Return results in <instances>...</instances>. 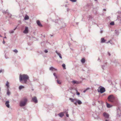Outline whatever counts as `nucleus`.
<instances>
[{"label": "nucleus", "instance_id": "obj_1", "mask_svg": "<svg viewBox=\"0 0 121 121\" xmlns=\"http://www.w3.org/2000/svg\"><path fill=\"white\" fill-rule=\"evenodd\" d=\"M19 81L20 82L24 81V83L28 85L32 84L31 81L29 79V77L26 74H20L19 75Z\"/></svg>", "mask_w": 121, "mask_h": 121}, {"label": "nucleus", "instance_id": "obj_2", "mask_svg": "<svg viewBox=\"0 0 121 121\" xmlns=\"http://www.w3.org/2000/svg\"><path fill=\"white\" fill-rule=\"evenodd\" d=\"M108 100L112 103H113L115 105H116L118 103L117 100H115L114 96L112 95H110L108 98Z\"/></svg>", "mask_w": 121, "mask_h": 121}, {"label": "nucleus", "instance_id": "obj_3", "mask_svg": "<svg viewBox=\"0 0 121 121\" xmlns=\"http://www.w3.org/2000/svg\"><path fill=\"white\" fill-rule=\"evenodd\" d=\"M27 101V99L26 98H23V100L20 101V106L21 107L25 106L26 104Z\"/></svg>", "mask_w": 121, "mask_h": 121}, {"label": "nucleus", "instance_id": "obj_4", "mask_svg": "<svg viewBox=\"0 0 121 121\" xmlns=\"http://www.w3.org/2000/svg\"><path fill=\"white\" fill-rule=\"evenodd\" d=\"M99 89H98L97 90L98 92H100L101 93H104L105 91V88L101 86H100L99 88Z\"/></svg>", "mask_w": 121, "mask_h": 121}, {"label": "nucleus", "instance_id": "obj_5", "mask_svg": "<svg viewBox=\"0 0 121 121\" xmlns=\"http://www.w3.org/2000/svg\"><path fill=\"white\" fill-rule=\"evenodd\" d=\"M32 100L35 103H36L38 102V100L36 96H34L32 98Z\"/></svg>", "mask_w": 121, "mask_h": 121}, {"label": "nucleus", "instance_id": "obj_6", "mask_svg": "<svg viewBox=\"0 0 121 121\" xmlns=\"http://www.w3.org/2000/svg\"><path fill=\"white\" fill-rule=\"evenodd\" d=\"M77 103H78V104L79 105L81 104L82 103V102L81 101L79 100H78L77 99V100L74 103V104L75 105H77Z\"/></svg>", "mask_w": 121, "mask_h": 121}, {"label": "nucleus", "instance_id": "obj_7", "mask_svg": "<svg viewBox=\"0 0 121 121\" xmlns=\"http://www.w3.org/2000/svg\"><path fill=\"white\" fill-rule=\"evenodd\" d=\"M117 117H120V114L121 113L120 109L118 108L117 109Z\"/></svg>", "mask_w": 121, "mask_h": 121}, {"label": "nucleus", "instance_id": "obj_8", "mask_svg": "<svg viewBox=\"0 0 121 121\" xmlns=\"http://www.w3.org/2000/svg\"><path fill=\"white\" fill-rule=\"evenodd\" d=\"M29 31L28 28L27 26H26L24 30L23 31V33L26 34L28 33Z\"/></svg>", "mask_w": 121, "mask_h": 121}, {"label": "nucleus", "instance_id": "obj_9", "mask_svg": "<svg viewBox=\"0 0 121 121\" xmlns=\"http://www.w3.org/2000/svg\"><path fill=\"white\" fill-rule=\"evenodd\" d=\"M9 11L8 10H7L6 11H3V13L4 14H7L9 15V17H11V15L8 12Z\"/></svg>", "mask_w": 121, "mask_h": 121}, {"label": "nucleus", "instance_id": "obj_10", "mask_svg": "<svg viewBox=\"0 0 121 121\" xmlns=\"http://www.w3.org/2000/svg\"><path fill=\"white\" fill-rule=\"evenodd\" d=\"M9 100L5 102V104L6 106L8 108H9L10 107V105L9 104Z\"/></svg>", "mask_w": 121, "mask_h": 121}, {"label": "nucleus", "instance_id": "obj_11", "mask_svg": "<svg viewBox=\"0 0 121 121\" xmlns=\"http://www.w3.org/2000/svg\"><path fill=\"white\" fill-rule=\"evenodd\" d=\"M103 116L107 118H108L109 117V114L105 112H104L103 114Z\"/></svg>", "mask_w": 121, "mask_h": 121}, {"label": "nucleus", "instance_id": "obj_12", "mask_svg": "<svg viewBox=\"0 0 121 121\" xmlns=\"http://www.w3.org/2000/svg\"><path fill=\"white\" fill-rule=\"evenodd\" d=\"M69 99L71 101V102L73 103L74 104V103L77 100V99H73L71 98H69Z\"/></svg>", "mask_w": 121, "mask_h": 121}, {"label": "nucleus", "instance_id": "obj_13", "mask_svg": "<svg viewBox=\"0 0 121 121\" xmlns=\"http://www.w3.org/2000/svg\"><path fill=\"white\" fill-rule=\"evenodd\" d=\"M57 54L58 56L60 57V58L62 59V57L60 53L58 52L57 51H56L55 52Z\"/></svg>", "mask_w": 121, "mask_h": 121}, {"label": "nucleus", "instance_id": "obj_14", "mask_svg": "<svg viewBox=\"0 0 121 121\" xmlns=\"http://www.w3.org/2000/svg\"><path fill=\"white\" fill-rule=\"evenodd\" d=\"M37 24L39 26H42V25L41 23L40 22L39 20H38L36 21Z\"/></svg>", "mask_w": 121, "mask_h": 121}, {"label": "nucleus", "instance_id": "obj_15", "mask_svg": "<svg viewBox=\"0 0 121 121\" xmlns=\"http://www.w3.org/2000/svg\"><path fill=\"white\" fill-rule=\"evenodd\" d=\"M72 82L73 84H78L80 83V82H79L75 80H73L72 81Z\"/></svg>", "mask_w": 121, "mask_h": 121}, {"label": "nucleus", "instance_id": "obj_16", "mask_svg": "<svg viewBox=\"0 0 121 121\" xmlns=\"http://www.w3.org/2000/svg\"><path fill=\"white\" fill-rule=\"evenodd\" d=\"M106 40L104 39V38H102L101 39L100 42L101 43H105Z\"/></svg>", "mask_w": 121, "mask_h": 121}, {"label": "nucleus", "instance_id": "obj_17", "mask_svg": "<svg viewBox=\"0 0 121 121\" xmlns=\"http://www.w3.org/2000/svg\"><path fill=\"white\" fill-rule=\"evenodd\" d=\"M58 115L59 116L61 117H62L64 115L63 113V112H61L58 114Z\"/></svg>", "mask_w": 121, "mask_h": 121}, {"label": "nucleus", "instance_id": "obj_18", "mask_svg": "<svg viewBox=\"0 0 121 121\" xmlns=\"http://www.w3.org/2000/svg\"><path fill=\"white\" fill-rule=\"evenodd\" d=\"M49 70L51 71H53V70H57V69L54 68L53 67H51L49 68Z\"/></svg>", "mask_w": 121, "mask_h": 121}, {"label": "nucleus", "instance_id": "obj_19", "mask_svg": "<svg viewBox=\"0 0 121 121\" xmlns=\"http://www.w3.org/2000/svg\"><path fill=\"white\" fill-rule=\"evenodd\" d=\"M10 92L9 91V89H7L6 94L8 95L9 96L10 94Z\"/></svg>", "mask_w": 121, "mask_h": 121}, {"label": "nucleus", "instance_id": "obj_20", "mask_svg": "<svg viewBox=\"0 0 121 121\" xmlns=\"http://www.w3.org/2000/svg\"><path fill=\"white\" fill-rule=\"evenodd\" d=\"M112 62H113L116 65H117L118 64L117 61L115 60H113Z\"/></svg>", "mask_w": 121, "mask_h": 121}, {"label": "nucleus", "instance_id": "obj_21", "mask_svg": "<svg viewBox=\"0 0 121 121\" xmlns=\"http://www.w3.org/2000/svg\"><path fill=\"white\" fill-rule=\"evenodd\" d=\"M24 88L25 87L23 85H20L19 86V89L20 90H21L22 89Z\"/></svg>", "mask_w": 121, "mask_h": 121}, {"label": "nucleus", "instance_id": "obj_22", "mask_svg": "<svg viewBox=\"0 0 121 121\" xmlns=\"http://www.w3.org/2000/svg\"><path fill=\"white\" fill-rule=\"evenodd\" d=\"M106 105L107 107L108 108H111L112 106V105H111L110 104L107 103H106Z\"/></svg>", "mask_w": 121, "mask_h": 121}, {"label": "nucleus", "instance_id": "obj_23", "mask_svg": "<svg viewBox=\"0 0 121 121\" xmlns=\"http://www.w3.org/2000/svg\"><path fill=\"white\" fill-rule=\"evenodd\" d=\"M55 21L56 23H60L61 21L60 19H59L56 20Z\"/></svg>", "mask_w": 121, "mask_h": 121}, {"label": "nucleus", "instance_id": "obj_24", "mask_svg": "<svg viewBox=\"0 0 121 121\" xmlns=\"http://www.w3.org/2000/svg\"><path fill=\"white\" fill-rule=\"evenodd\" d=\"M29 18V17L27 15H26L24 17V19L25 20H28Z\"/></svg>", "mask_w": 121, "mask_h": 121}, {"label": "nucleus", "instance_id": "obj_25", "mask_svg": "<svg viewBox=\"0 0 121 121\" xmlns=\"http://www.w3.org/2000/svg\"><path fill=\"white\" fill-rule=\"evenodd\" d=\"M81 62L82 63H85V59L84 58H82L81 60Z\"/></svg>", "mask_w": 121, "mask_h": 121}, {"label": "nucleus", "instance_id": "obj_26", "mask_svg": "<svg viewBox=\"0 0 121 121\" xmlns=\"http://www.w3.org/2000/svg\"><path fill=\"white\" fill-rule=\"evenodd\" d=\"M107 65L106 64H105L104 65H102V68L103 69H105V66Z\"/></svg>", "mask_w": 121, "mask_h": 121}, {"label": "nucleus", "instance_id": "obj_27", "mask_svg": "<svg viewBox=\"0 0 121 121\" xmlns=\"http://www.w3.org/2000/svg\"><path fill=\"white\" fill-rule=\"evenodd\" d=\"M53 75L55 77V80H56V79H57L58 78L57 76V75L55 73H53Z\"/></svg>", "mask_w": 121, "mask_h": 121}, {"label": "nucleus", "instance_id": "obj_28", "mask_svg": "<svg viewBox=\"0 0 121 121\" xmlns=\"http://www.w3.org/2000/svg\"><path fill=\"white\" fill-rule=\"evenodd\" d=\"M92 16L91 15H89L88 16V17H87V18H88V20H90L92 18Z\"/></svg>", "mask_w": 121, "mask_h": 121}, {"label": "nucleus", "instance_id": "obj_29", "mask_svg": "<svg viewBox=\"0 0 121 121\" xmlns=\"http://www.w3.org/2000/svg\"><path fill=\"white\" fill-rule=\"evenodd\" d=\"M6 85V86L7 87V89H9V83L8 82V81L7 82Z\"/></svg>", "mask_w": 121, "mask_h": 121}, {"label": "nucleus", "instance_id": "obj_30", "mask_svg": "<svg viewBox=\"0 0 121 121\" xmlns=\"http://www.w3.org/2000/svg\"><path fill=\"white\" fill-rule=\"evenodd\" d=\"M62 66L63 67V68L64 69H65L66 68H65V65L64 64H63L62 65Z\"/></svg>", "mask_w": 121, "mask_h": 121}, {"label": "nucleus", "instance_id": "obj_31", "mask_svg": "<svg viewBox=\"0 0 121 121\" xmlns=\"http://www.w3.org/2000/svg\"><path fill=\"white\" fill-rule=\"evenodd\" d=\"M110 24L111 25L113 26L114 25V22H112L110 23Z\"/></svg>", "mask_w": 121, "mask_h": 121}, {"label": "nucleus", "instance_id": "obj_32", "mask_svg": "<svg viewBox=\"0 0 121 121\" xmlns=\"http://www.w3.org/2000/svg\"><path fill=\"white\" fill-rule=\"evenodd\" d=\"M56 81L57 83L59 84H61V82L59 80L57 79V80H56Z\"/></svg>", "mask_w": 121, "mask_h": 121}, {"label": "nucleus", "instance_id": "obj_33", "mask_svg": "<svg viewBox=\"0 0 121 121\" xmlns=\"http://www.w3.org/2000/svg\"><path fill=\"white\" fill-rule=\"evenodd\" d=\"M89 88H86V89H85V90H84L83 91V92L84 93H85L86 91L87 90H89Z\"/></svg>", "mask_w": 121, "mask_h": 121}, {"label": "nucleus", "instance_id": "obj_34", "mask_svg": "<svg viewBox=\"0 0 121 121\" xmlns=\"http://www.w3.org/2000/svg\"><path fill=\"white\" fill-rule=\"evenodd\" d=\"M13 51L14 52H15L16 53H17L18 52V51L16 49H15L13 50Z\"/></svg>", "mask_w": 121, "mask_h": 121}, {"label": "nucleus", "instance_id": "obj_35", "mask_svg": "<svg viewBox=\"0 0 121 121\" xmlns=\"http://www.w3.org/2000/svg\"><path fill=\"white\" fill-rule=\"evenodd\" d=\"M4 71V70L3 69H1L0 70V73H3Z\"/></svg>", "mask_w": 121, "mask_h": 121}, {"label": "nucleus", "instance_id": "obj_36", "mask_svg": "<svg viewBox=\"0 0 121 121\" xmlns=\"http://www.w3.org/2000/svg\"><path fill=\"white\" fill-rule=\"evenodd\" d=\"M38 52L39 53V54H43V52L41 51Z\"/></svg>", "mask_w": 121, "mask_h": 121}, {"label": "nucleus", "instance_id": "obj_37", "mask_svg": "<svg viewBox=\"0 0 121 121\" xmlns=\"http://www.w3.org/2000/svg\"><path fill=\"white\" fill-rule=\"evenodd\" d=\"M96 9L95 8H94L93 10V12L95 14H96V12H95L94 11Z\"/></svg>", "mask_w": 121, "mask_h": 121}, {"label": "nucleus", "instance_id": "obj_38", "mask_svg": "<svg viewBox=\"0 0 121 121\" xmlns=\"http://www.w3.org/2000/svg\"><path fill=\"white\" fill-rule=\"evenodd\" d=\"M76 94L77 95H79L80 94V93L77 90H76Z\"/></svg>", "mask_w": 121, "mask_h": 121}, {"label": "nucleus", "instance_id": "obj_39", "mask_svg": "<svg viewBox=\"0 0 121 121\" xmlns=\"http://www.w3.org/2000/svg\"><path fill=\"white\" fill-rule=\"evenodd\" d=\"M14 32V31L13 30H12L9 31V33H13Z\"/></svg>", "mask_w": 121, "mask_h": 121}, {"label": "nucleus", "instance_id": "obj_40", "mask_svg": "<svg viewBox=\"0 0 121 121\" xmlns=\"http://www.w3.org/2000/svg\"><path fill=\"white\" fill-rule=\"evenodd\" d=\"M70 1L72 2H75L76 1V0H70Z\"/></svg>", "mask_w": 121, "mask_h": 121}, {"label": "nucleus", "instance_id": "obj_41", "mask_svg": "<svg viewBox=\"0 0 121 121\" xmlns=\"http://www.w3.org/2000/svg\"><path fill=\"white\" fill-rule=\"evenodd\" d=\"M111 41V40H110L108 41V42L106 43H110L111 44H112L111 43H110V41Z\"/></svg>", "mask_w": 121, "mask_h": 121}, {"label": "nucleus", "instance_id": "obj_42", "mask_svg": "<svg viewBox=\"0 0 121 121\" xmlns=\"http://www.w3.org/2000/svg\"><path fill=\"white\" fill-rule=\"evenodd\" d=\"M44 52L45 53H48V51L47 50H44Z\"/></svg>", "mask_w": 121, "mask_h": 121}, {"label": "nucleus", "instance_id": "obj_43", "mask_svg": "<svg viewBox=\"0 0 121 121\" xmlns=\"http://www.w3.org/2000/svg\"><path fill=\"white\" fill-rule=\"evenodd\" d=\"M5 43V41L4 40V39H3V43L4 44Z\"/></svg>", "mask_w": 121, "mask_h": 121}, {"label": "nucleus", "instance_id": "obj_44", "mask_svg": "<svg viewBox=\"0 0 121 121\" xmlns=\"http://www.w3.org/2000/svg\"><path fill=\"white\" fill-rule=\"evenodd\" d=\"M64 113H65L66 114L67 113H68V111L67 110H66L64 112Z\"/></svg>", "mask_w": 121, "mask_h": 121}, {"label": "nucleus", "instance_id": "obj_45", "mask_svg": "<svg viewBox=\"0 0 121 121\" xmlns=\"http://www.w3.org/2000/svg\"><path fill=\"white\" fill-rule=\"evenodd\" d=\"M103 30H101L100 31V33L101 34H102L103 33Z\"/></svg>", "mask_w": 121, "mask_h": 121}, {"label": "nucleus", "instance_id": "obj_46", "mask_svg": "<svg viewBox=\"0 0 121 121\" xmlns=\"http://www.w3.org/2000/svg\"><path fill=\"white\" fill-rule=\"evenodd\" d=\"M92 115L93 116V117H94L95 118H97V116H96V117L95 116V115L94 114H93Z\"/></svg>", "mask_w": 121, "mask_h": 121}, {"label": "nucleus", "instance_id": "obj_47", "mask_svg": "<svg viewBox=\"0 0 121 121\" xmlns=\"http://www.w3.org/2000/svg\"><path fill=\"white\" fill-rule=\"evenodd\" d=\"M66 116L67 117H69V115L67 113L66 114Z\"/></svg>", "mask_w": 121, "mask_h": 121}, {"label": "nucleus", "instance_id": "obj_48", "mask_svg": "<svg viewBox=\"0 0 121 121\" xmlns=\"http://www.w3.org/2000/svg\"><path fill=\"white\" fill-rule=\"evenodd\" d=\"M17 27H16L14 29H13V30L14 31V30H16V29H17Z\"/></svg>", "mask_w": 121, "mask_h": 121}, {"label": "nucleus", "instance_id": "obj_49", "mask_svg": "<svg viewBox=\"0 0 121 121\" xmlns=\"http://www.w3.org/2000/svg\"><path fill=\"white\" fill-rule=\"evenodd\" d=\"M68 45H69V46H70V43L69 42V43H68Z\"/></svg>", "mask_w": 121, "mask_h": 121}, {"label": "nucleus", "instance_id": "obj_50", "mask_svg": "<svg viewBox=\"0 0 121 121\" xmlns=\"http://www.w3.org/2000/svg\"><path fill=\"white\" fill-rule=\"evenodd\" d=\"M108 55L109 56H110L111 55V54L109 52H108Z\"/></svg>", "mask_w": 121, "mask_h": 121}, {"label": "nucleus", "instance_id": "obj_51", "mask_svg": "<svg viewBox=\"0 0 121 121\" xmlns=\"http://www.w3.org/2000/svg\"><path fill=\"white\" fill-rule=\"evenodd\" d=\"M103 10L105 11H106V9H104Z\"/></svg>", "mask_w": 121, "mask_h": 121}, {"label": "nucleus", "instance_id": "obj_52", "mask_svg": "<svg viewBox=\"0 0 121 121\" xmlns=\"http://www.w3.org/2000/svg\"><path fill=\"white\" fill-rule=\"evenodd\" d=\"M4 38H6V36H5V37H4L3 39H4Z\"/></svg>", "mask_w": 121, "mask_h": 121}, {"label": "nucleus", "instance_id": "obj_53", "mask_svg": "<svg viewBox=\"0 0 121 121\" xmlns=\"http://www.w3.org/2000/svg\"><path fill=\"white\" fill-rule=\"evenodd\" d=\"M105 121H109L108 120L106 119L105 120Z\"/></svg>", "mask_w": 121, "mask_h": 121}, {"label": "nucleus", "instance_id": "obj_54", "mask_svg": "<svg viewBox=\"0 0 121 121\" xmlns=\"http://www.w3.org/2000/svg\"><path fill=\"white\" fill-rule=\"evenodd\" d=\"M78 22L76 23V24L77 25H78Z\"/></svg>", "mask_w": 121, "mask_h": 121}, {"label": "nucleus", "instance_id": "obj_55", "mask_svg": "<svg viewBox=\"0 0 121 121\" xmlns=\"http://www.w3.org/2000/svg\"><path fill=\"white\" fill-rule=\"evenodd\" d=\"M100 60V59H99V58H98V61H99V60Z\"/></svg>", "mask_w": 121, "mask_h": 121}, {"label": "nucleus", "instance_id": "obj_56", "mask_svg": "<svg viewBox=\"0 0 121 121\" xmlns=\"http://www.w3.org/2000/svg\"><path fill=\"white\" fill-rule=\"evenodd\" d=\"M0 37H2V36L0 35Z\"/></svg>", "mask_w": 121, "mask_h": 121}, {"label": "nucleus", "instance_id": "obj_57", "mask_svg": "<svg viewBox=\"0 0 121 121\" xmlns=\"http://www.w3.org/2000/svg\"><path fill=\"white\" fill-rule=\"evenodd\" d=\"M65 26H63V27H65Z\"/></svg>", "mask_w": 121, "mask_h": 121}, {"label": "nucleus", "instance_id": "obj_58", "mask_svg": "<svg viewBox=\"0 0 121 121\" xmlns=\"http://www.w3.org/2000/svg\"><path fill=\"white\" fill-rule=\"evenodd\" d=\"M94 0L95 1H97V0Z\"/></svg>", "mask_w": 121, "mask_h": 121}, {"label": "nucleus", "instance_id": "obj_59", "mask_svg": "<svg viewBox=\"0 0 121 121\" xmlns=\"http://www.w3.org/2000/svg\"><path fill=\"white\" fill-rule=\"evenodd\" d=\"M72 96L73 97H74V95H73Z\"/></svg>", "mask_w": 121, "mask_h": 121}, {"label": "nucleus", "instance_id": "obj_60", "mask_svg": "<svg viewBox=\"0 0 121 121\" xmlns=\"http://www.w3.org/2000/svg\"><path fill=\"white\" fill-rule=\"evenodd\" d=\"M70 93H72V94H73L72 93L71 91L70 92Z\"/></svg>", "mask_w": 121, "mask_h": 121}, {"label": "nucleus", "instance_id": "obj_61", "mask_svg": "<svg viewBox=\"0 0 121 121\" xmlns=\"http://www.w3.org/2000/svg\"><path fill=\"white\" fill-rule=\"evenodd\" d=\"M71 40H72V39L71 38Z\"/></svg>", "mask_w": 121, "mask_h": 121}, {"label": "nucleus", "instance_id": "obj_62", "mask_svg": "<svg viewBox=\"0 0 121 121\" xmlns=\"http://www.w3.org/2000/svg\"><path fill=\"white\" fill-rule=\"evenodd\" d=\"M51 36H52V35H51Z\"/></svg>", "mask_w": 121, "mask_h": 121}]
</instances>
